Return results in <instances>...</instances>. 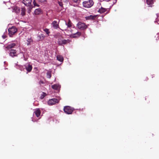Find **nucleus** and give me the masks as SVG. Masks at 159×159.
<instances>
[{
  "instance_id": "obj_11",
  "label": "nucleus",
  "mask_w": 159,
  "mask_h": 159,
  "mask_svg": "<svg viewBox=\"0 0 159 159\" xmlns=\"http://www.w3.org/2000/svg\"><path fill=\"white\" fill-rule=\"evenodd\" d=\"M52 25L54 29H57V28H59L58 23H57L56 21H54L52 23Z\"/></svg>"
},
{
  "instance_id": "obj_34",
  "label": "nucleus",
  "mask_w": 159,
  "mask_h": 159,
  "mask_svg": "<svg viewBox=\"0 0 159 159\" xmlns=\"http://www.w3.org/2000/svg\"><path fill=\"white\" fill-rule=\"evenodd\" d=\"M153 75H152V78H153V77H155L154 76H153Z\"/></svg>"
},
{
  "instance_id": "obj_1",
  "label": "nucleus",
  "mask_w": 159,
  "mask_h": 159,
  "mask_svg": "<svg viewBox=\"0 0 159 159\" xmlns=\"http://www.w3.org/2000/svg\"><path fill=\"white\" fill-rule=\"evenodd\" d=\"M71 26V21L70 19H69L68 22L67 23L65 21H63L61 26L62 29H61L62 30H66L68 27H70Z\"/></svg>"
},
{
  "instance_id": "obj_29",
  "label": "nucleus",
  "mask_w": 159,
  "mask_h": 159,
  "mask_svg": "<svg viewBox=\"0 0 159 159\" xmlns=\"http://www.w3.org/2000/svg\"><path fill=\"white\" fill-rule=\"evenodd\" d=\"M46 1V0H38V1L41 2H44Z\"/></svg>"
},
{
  "instance_id": "obj_35",
  "label": "nucleus",
  "mask_w": 159,
  "mask_h": 159,
  "mask_svg": "<svg viewBox=\"0 0 159 159\" xmlns=\"http://www.w3.org/2000/svg\"><path fill=\"white\" fill-rule=\"evenodd\" d=\"M24 60L25 61H26V58H24Z\"/></svg>"
},
{
  "instance_id": "obj_4",
  "label": "nucleus",
  "mask_w": 159,
  "mask_h": 159,
  "mask_svg": "<svg viewBox=\"0 0 159 159\" xmlns=\"http://www.w3.org/2000/svg\"><path fill=\"white\" fill-rule=\"evenodd\" d=\"M17 31V29L15 26H12L8 29V34L10 37H12Z\"/></svg>"
},
{
  "instance_id": "obj_8",
  "label": "nucleus",
  "mask_w": 159,
  "mask_h": 159,
  "mask_svg": "<svg viewBox=\"0 0 159 159\" xmlns=\"http://www.w3.org/2000/svg\"><path fill=\"white\" fill-rule=\"evenodd\" d=\"M69 41V40L68 39L67 40L65 39L61 40V39H58V41H57V43L59 45H63L66 44Z\"/></svg>"
},
{
  "instance_id": "obj_13",
  "label": "nucleus",
  "mask_w": 159,
  "mask_h": 159,
  "mask_svg": "<svg viewBox=\"0 0 159 159\" xmlns=\"http://www.w3.org/2000/svg\"><path fill=\"white\" fill-rule=\"evenodd\" d=\"M20 7H15L13 8V11L18 14L20 13Z\"/></svg>"
},
{
  "instance_id": "obj_18",
  "label": "nucleus",
  "mask_w": 159,
  "mask_h": 159,
  "mask_svg": "<svg viewBox=\"0 0 159 159\" xmlns=\"http://www.w3.org/2000/svg\"><path fill=\"white\" fill-rule=\"evenodd\" d=\"M41 12V10L40 9H37L35 10L34 13L35 15H39Z\"/></svg>"
},
{
  "instance_id": "obj_12",
  "label": "nucleus",
  "mask_w": 159,
  "mask_h": 159,
  "mask_svg": "<svg viewBox=\"0 0 159 159\" xmlns=\"http://www.w3.org/2000/svg\"><path fill=\"white\" fill-rule=\"evenodd\" d=\"M16 45V44L15 43H12L11 44H8L6 47V48L7 49H11L14 48Z\"/></svg>"
},
{
  "instance_id": "obj_20",
  "label": "nucleus",
  "mask_w": 159,
  "mask_h": 159,
  "mask_svg": "<svg viewBox=\"0 0 159 159\" xmlns=\"http://www.w3.org/2000/svg\"><path fill=\"white\" fill-rule=\"evenodd\" d=\"M106 11V9L103 7H101L99 9L98 11L101 13H102L105 12Z\"/></svg>"
},
{
  "instance_id": "obj_16",
  "label": "nucleus",
  "mask_w": 159,
  "mask_h": 159,
  "mask_svg": "<svg viewBox=\"0 0 159 159\" xmlns=\"http://www.w3.org/2000/svg\"><path fill=\"white\" fill-rule=\"evenodd\" d=\"M35 114L36 115V116L38 117H39L40 115L41 112L39 109H37L34 112Z\"/></svg>"
},
{
  "instance_id": "obj_5",
  "label": "nucleus",
  "mask_w": 159,
  "mask_h": 159,
  "mask_svg": "<svg viewBox=\"0 0 159 159\" xmlns=\"http://www.w3.org/2000/svg\"><path fill=\"white\" fill-rule=\"evenodd\" d=\"M76 27L81 30H84L87 28L88 26L84 23L79 22L77 25Z\"/></svg>"
},
{
  "instance_id": "obj_10",
  "label": "nucleus",
  "mask_w": 159,
  "mask_h": 159,
  "mask_svg": "<svg viewBox=\"0 0 159 159\" xmlns=\"http://www.w3.org/2000/svg\"><path fill=\"white\" fill-rule=\"evenodd\" d=\"M31 0H23V3L27 6H29L31 3Z\"/></svg>"
},
{
  "instance_id": "obj_2",
  "label": "nucleus",
  "mask_w": 159,
  "mask_h": 159,
  "mask_svg": "<svg viewBox=\"0 0 159 159\" xmlns=\"http://www.w3.org/2000/svg\"><path fill=\"white\" fill-rule=\"evenodd\" d=\"M93 4L94 2L93 0H89L83 2V6L85 8H90L93 5Z\"/></svg>"
},
{
  "instance_id": "obj_24",
  "label": "nucleus",
  "mask_w": 159,
  "mask_h": 159,
  "mask_svg": "<svg viewBox=\"0 0 159 159\" xmlns=\"http://www.w3.org/2000/svg\"><path fill=\"white\" fill-rule=\"evenodd\" d=\"M43 31L46 33L48 35H49V34L50 33V32L49 31V30L47 28L43 29Z\"/></svg>"
},
{
  "instance_id": "obj_22",
  "label": "nucleus",
  "mask_w": 159,
  "mask_h": 159,
  "mask_svg": "<svg viewBox=\"0 0 159 159\" xmlns=\"http://www.w3.org/2000/svg\"><path fill=\"white\" fill-rule=\"evenodd\" d=\"M96 16H95L90 15L86 17V19L88 20H94L96 18Z\"/></svg>"
},
{
  "instance_id": "obj_25",
  "label": "nucleus",
  "mask_w": 159,
  "mask_h": 159,
  "mask_svg": "<svg viewBox=\"0 0 159 159\" xmlns=\"http://www.w3.org/2000/svg\"><path fill=\"white\" fill-rule=\"evenodd\" d=\"M51 73L50 71L48 72L47 73V77L48 78H50L51 77Z\"/></svg>"
},
{
  "instance_id": "obj_30",
  "label": "nucleus",
  "mask_w": 159,
  "mask_h": 159,
  "mask_svg": "<svg viewBox=\"0 0 159 159\" xmlns=\"http://www.w3.org/2000/svg\"><path fill=\"white\" fill-rule=\"evenodd\" d=\"M2 37L3 39H5L6 38L7 36L5 35H3Z\"/></svg>"
},
{
  "instance_id": "obj_26",
  "label": "nucleus",
  "mask_w": 159,
  "mask_h": 159,
  "mask_svg": "<svg viewBox=\"0 0 159 159\" xmlns=\"http://www.w3.org/2000/svg\"><path fill=\"white\" fill-rule=\"evenodd\" d=\"M43 94L41 95V98L42 99L43 98L46 96V93L44 92L43 93Z\"/></svg>"
},
{
  "instance_id": "obj_19",
  "label": "nucleus",
  "mask_w": 159,
  "mask_h": 159,
  "mask_svg": "<svg viewBox=\"0 0 159 159\" xmlns=\"http://www.w3.org/2000/svg\"><path fill=\"white\" fill-rule=\"evenodd\" d=\"M57 58L58 61H60V62H62L63 61V57L61 56L57 55Z\"/></svg>"
},
{
  "instance_id": "obj_9",
  "label": "nucleus",
  "mask_w": 159,
  "mask_h": 159,
  "mask_svg": "<svg viewBox=\"0 0 159 159\" xmlns=\"http://www.w3.org/2000/svg\"><path fill=\"white\" fill-rule=\"evenodd\" d=\"M81 35V32H77L76 33L70 35V37L73 38H78Z\"/></svg>"
},
{
  "instance_id": "obj_27",
  "label": "nucleus",
  "mask_w": 159,
  "mask_h": 159,
  "mask_svg": "<svg viewBox=\"0 0 159 159\" xmlns=\"http://www.w3.org/2000/svg\"><path fill=\"white\" fill-rule=\"evenodd\" d=\"M33 3L34 4V6H38V4L36 3L35 2V0H34L33 2Z\"/></svg>"
},
{
  "instance_id": "obj_31",
  "label": "nucleus",
  "mask_w": 159,
  "mask_h": 159,
  "mask_svg": "<svg viewBox=\"0 0 159 159\" xmlns=\"http://www.w3.org/2000/svg\"><path fill=\"white\" fill-rule=\"evenodd\" d=\"M59 5L61 7H62V6L63 4H62V2H60L59 3Z\"/></svg>"
},
{
  "instance_id": "obj_33",
  "label": "nucleus",
  "mask_w": 159,
  "mask_h": 159,
  "mask_svg": "<svg viewBox=\"0 0 159 159\" xmlns=\"http://www.w3.org/2000/svg\"><path fill=\"white\" fill-rule=\"evenodd\" d=\"M105 0L106 1H107V2H108V1H110V0Z\"/></svg>"
},
{
  "instance_id": "obj_23",
  "label": "nucleus",
  "mask_w": 159,
  "mask_h": 159,
  "mask_svg": "<svg viewBox=\"0 0 159 159\" xmlns=\"http://www.w3.org/2000/svg\"><path fill=\"white\" fill-rule=\"evenodd\" d=\"M25 9L24 8H21V14L22 16H23L25 15Z\"/></svg>"
},
{
  "instance_id": "obj_32",
  "label": "nucleus",
  "mask_w": 159,
  "mask_h": 159,
  "mask_svg": "<svg viewBox=\"0 0 159 159\" xmlns=\"http://www.w3.org/2000/svg\"><path fill=\"white\" fill-rule=\"evenodd\" d=\"M73 1L75 2H77L78 0H73Z\"/></svg>"
},
{
  "instance_id": "obj_14",
  "label": "nucleus",
  "mask_w": 159,
  "mask_h": 159,
  "mask_svg": "<svg viewBox=\"0 0 159 159\" xmlns=\"http://www.w3.org/2000/svg\"><path fill=\"white\" fill-rule=\"evenodd\" d=\"M154 1V0H146V2L148 5H150V7H152Z\"/></svg>"
},
{
  "instance_id": "obj_3",
  "label": "nucleus",
  "mask_w": 159,
  "mask_h": 159,
  "mask_svg": "<svg viewBox=\"0 0 159 159\" xmlns=\"http://www.w3.org/2000/svg\"><path fill=\"white\" fill-rule=\"evenodd\" d=\"M74 110L73 108L69 106H66L63 109L64 112L68 114H71Z\"/></svg>"
},
{
  "instance_id": "obj_6",
  "label": "nucleus",
  "mask_w": 159,
  "mask_h": 159,
  "mask_svg": "<svg viewBox=\"0 0 159 159\" xmlns=\"http://www.w3.org/2000/svg\"><path fill=\"white\" fill-rule=\"evenodd\" d=\"M61 99L60 97H59L58 99L52 98L49 100L48 102V104L49 105H52L55 104L57 103H58Z\"/></svg>"
},
{
  "instance_id": "obj_17",
  "label": "nucleus",
  "mask_w": 159,
  "mask_h": 159,
  "mask_svg": "<svg viewBox=\"0 0 159 159\" xmlns=\"http://www.w3.org/2000/svg\"><path fill=\"white\" fill-rule=\"evenodd\" d=\"M38 37L39 38V40H41L44 39L45 36L43 34H39L38 35Z\"/></svg>"
},
{
  "instance_id": "obj_7",
  "label": "nucleus",
  "mask_w": 159,
  "mask_h": 159,
  "mask_svg": "<svg viewBox=\"0 0 159 159\" xmlns=\"http://www.w3.org/2000/svg\"><path fill=\"white\" fill-rule=\"evenodd\" d=\"M9 55L12 57L17 56L16 51L15 49H11L9 51Z\"/></svg>"
},
{
  "instance_id": "obj_28",
  "label": "nucleus",
  "mask_w": 159,
  "mask_h": 159,
  "mask_svg": "<svg viewBox=\"0 0 159 159\" xmlns=\"http://www.w3.org/2000/svg\"><path fill=\"white\" fill-rule=\"evenodd\" d=\"M44 84V82L42 80H40L39 82V84Z\"/></svg>"
},
{
  "instance_id": "obj_15",
  "label": "nucleus",
  "mask_w": 159,
  "mask_h": 159,
  "mask_svg": "<svg viewBox=\"0 0 159 159\" xmlns=\"http://www.w3.org/2000/svg\"><path fill=\"white\" fill-rule=\"evenodd\" d=\"M32 65L29 64L27 66H26L25 69L28 72H30L32 70Z\"/></svg>"
},
{
  "instance_id": "obj_21",
  "label": "nucleus",
  "mask_w": 159,
  "mask_h": 159,
  "mask_svg": "<svg viewBox=\"0 0 159 159\" xmlns=\"http://www.w3.org/2000/svg\"><path fill=\"white\" fill-rule=\"evenodd\" d=\"M59 85L57 84H55L53 85H52V88L56 90H58L59 88Z\"/></svg>"
}]
</instances>
